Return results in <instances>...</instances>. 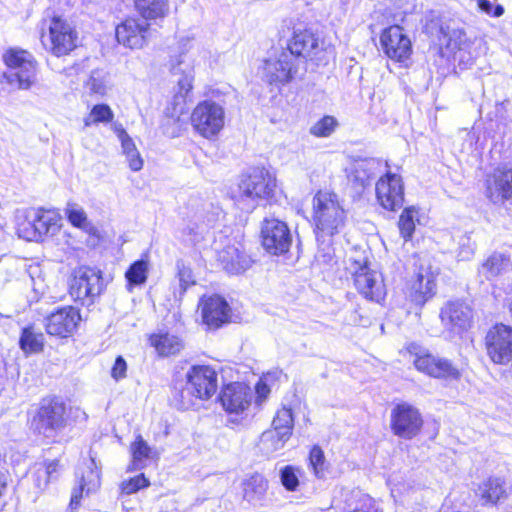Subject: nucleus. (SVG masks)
Masks as SVG:
<instances>
[{
	"instance_id": "obj_2",
	"label": "nucleus",
	"mask_w": 512,
	"mask_h": 512,
	"mask_svg": "<svg viewBox=\"0 0 512 512\" xmlns=\"http://www.w3.org/2000/svg\"><path fill=\"white\" fill-rule=\"evenodd\" d=\"M216 371L209 366H193L187 372L185 386L175 395L180 409H190L198 400H208L217 391Z\"/></svg>"
},
{
	"instance_id": "obj_19",
	"label": "nucleus",
	"mask_w": 512,
	"mask_h": 512,
	"mask_svg": "<svg viewBox=\"0 0 512 512\" xmlns=\"http://www.w3.org/2000/svg\"><path fill=\"white\" fill-rule=\"evenodd\" d=\"M323 42L320 41L310 30L294 31L293 37L288 43L287 52H291L302 63L301 58H309L310 60H322L320 57L323 51Z\"/></svg>"
},
{
	"instance_id": "obj_38",
	"label": "nucleus",
	"mask_w": 512,
	"mask_h": 512,
	"mask_svg": "<svg viewBox=\"0 0 512 512\" xmlns=\"http://www.w3.org/2000/svg\"><path fill=\"white\" fill-rule=\"evenodd\" d=\"M438 40L441 45H445L450 51L460 49L464 41L465 34L459 29H451L447 24H439Z\"/></svg>"
},
{
	"instance_id": "obj_53",
	"label": "nucleus",
	"mask_w": 512,
	"mask_h": 512,
	"mask_svg": "<svg viewBox=\"0 0 512 512\" xmlns=\"http://www.w3.org/2000/svg\"><path fill=\"white\" fill-rule=\"evenodd\" d=\"M148 485L149 481L145 478L144 474H140L127 481H124L121 485V488L124 493L132 494L141 488L147 487Z\"/></svg>"
},
{
	"instance_id": "obj_37",
	"label": "nucleus",
	"mask_w": 512,
	"mask_h": 512,
	"mask_svg": "<svg viewBox=\"0 0 512 512\" xmlns=\"http://www.w3.org/2000/svg\"><path fill=\"white\" fill-rule=\"evenodd\" d=\"M19 344L25 353H39L43 350L44 335L35 331L33 327L24 328Z\"/></svg>"
},
{
	"instance_id": "obj_45",
	"label": "nucleus",
	"mask_w": 512,
	"mask_h": 512,
	"mask_svg": "<svg viewBox=\"0 0 512 512\" xmlns=\"http://www.w3.org/2000/svg\"><path fill=\"white\" fill-rule=\"evenodd\" d=\"M108 73L104 70L96 69L91 72L86 82V87L91 93L105 95L108 89Z\"/></svg>"
},
{
	"instance_id": "obj_11",
	"label": "nucleus",
	"mask_w": 512,
	"mask_h": 512,
	"mask_svg": "<svg viewBox=\"0 0 512 512\" xmlns=\"http://www.w3.org/2000/svg\"><path fill=\"white\" fill-rule=\"evenodd\" d=\"M439 317L446 330L460 334L471 326L473 309L462 300H450L441 307Z\"/></svg>"
},
{
	"instance_id": "obj_12",
	"label": "nucleus",
	"mask_w": 512,
	"mask_h": 512,
	"mask_svg": "<svg viewBox=\"0 0 512 512\" xmlns=\"http://www.w3.org/2000/svg\"><path fill=\"white\" fill-rule=\"evenodd\" d=\"M423 424L418 409L407 404H398L391 411V428L395 435L404 439L415 437Z\"/></svg>"
},
{
	"instance_id": "obj_33",
	"label": "nucleus",
	"mask_w": 512,
	"mask_h": 512,
	"mask_svg": "<svg viewBox=\"0 0 512 512\" xmlns=\"http://www.w3.org/2000/svg\"><path fill=\"white\" fill-rule=\"evenodd\" d=\"M150 343L162 357L178 354L184 347L179 337L168 333L151 336Z\"/></svg>"
},
{
	"instance_id": "obj_24",
	"label": "nucleus",
	"mask_w": 512,
	"mask_h": 512,
	"mask_svg": "<svg viewBox=\"0 0 512 512\" xmlns=\"http://www.w3.org/2000/svg\"><path fill=\"white\" fill-rule=\"evenodd\" d=\"M220 402L229 413L244 411L250 404L249 387L239 382L226 385L220 393Z\"/></svg>"
},
{
	"instance_id": "obj_57",
	"label": "nucleus",
	"mask_w": 512,
	"mask_h": 512,
	"mask_svg": "<svg viewBox=\"0 0 512 512\" xmlns=\"http://www.w3.org/2000/svg\"><path fill=\"white\" fill-rule=\"evenodd\" d=\"M184 113V107L183 105H180L177 102L173 103L172 108L166 109V117L168 118V121H172L173 123L179 122L181 115Z\"/></svg>"
},
{
	"instance_id": "obj_8",
	"label": "nucleus",
	"mask_w": 512,
	"mask_h": 512,
	"mask_svg": "<svg viewBox=\"0 0 512 512\" xmlns=\"http://www.w3.org/2000/svg\"><path fill=\"white\" fill-rule=\"evenodd\" d=\"M5 64L15 70L7 78L13 84L17 83L19 89H29L34 83L36 75V61L26 50L10 49L4 55Z\"/></svg>"
},
{
	"instance_id": "obj_25",
	"label": "nucleus",
	"mask_w": 512,
	"mask_h": 512,
	"mask_svg": "<svg viewBox=\"0 0 512 512\" xmlns=\"http://www.w3.org/2000/svg\"><path fill=\"white\" fill-rule=\"evenodd\" d=\"M486 195L493 203L512 199V169L496 170L486 180Z\"/></svg>"
},
{
	"instance_id": "obj_43",
	"label": "nucleus",
	"mask_w": 512,
	"mask_h": 512,
	"mask_svg": "<svg viewBox=\"0 0 512 512\" xmlns=\"http://www.w3.org/2000/svg\"><path fill=\"white\" fill-rule=\"evenodd\" d=\"M417 214L418 212L414 207H408L405 208L400 215L398 227L400 234L405 241H408L412 238V235L415 231V221Z\"/></svg>"
},
{
	"instance_id": "obj_32",
	"label": "nucleus",
	"mask_w": 512,
	"mask_h": 512,
	"mask_svg": "<svg viewBox=\"0 0 512 512\" xmlns=\"http://www.w3.org/2000/svg\"><path fill=\"white\" fill-rule=\"evenodd\" d=\"M114 131L121 142L123 154H125L131 170H141L143 167V159L141 158L132 138L121 125H115Z\"/></svg>"
},
{
	"instance_id": "obj_18",
	"label": "nucleus",
	"mask_w": 512,
	"mask_h": 512,
	"mask_svg": "<svg viewBox=\"0 0 512 512\" xmlns=\"http://www.w3.org/2000/svg\"><path fill=\"white\" fill-rule=\"evenodd\" d=\"M84 467L80 468L81 477L79 486L72 490L69 509L74 512L80 505L83 495H89L97 491L100 487V471L96 464L95 457L90 455L88 460L83 463Z\"/></svg>"
},
{
	"instance_id": "obj_46",
	"label": "nucleus",
	"mask_w": 512,
	"mask_h": 512,
	"mask_svg": "<svg viewBox=\"0 0 512 512\" xmlns=\"http://www.w3.org/2000/svg\"><path fill=\"white\" fill-rule=\"evenodd\" d=\"M65 214L69 222L78 228L87 229L89 221L84 209L77 203H67L65 208Z\"/></svg>"
},
{
	"instance_id": "obj_54",
	"label": "nucleus",
	"mask_w": 512,
	"mask_h": 512,
	"mask_svg": "<svg viewBox=\"0 0 512 512\" xmlns=\"http://www.w3.org/2000/svg\"><path fill=\"white\" fill-rule=\"evenodd\" d=\"M478 8L493 17H500L504 14V8L502 5H494L490 0H476Z\"/></svg>"
},
{
	"instance_id": "obj_21",
	"label": "nucleus",
	"mask_w": 512,
	"mask_h": 512,
	"mask_svg": "<svg viewBox=\"0 0 512 512\" xmlns=\"http://www.w3.org/2000/svg\"><path fill=\"white\" fill-rule=\"evenodd\" d=\"M381 44L386 55L396 61H405L411 54V41L400 26H391L381 35Z\"/></svg>"
},
{
	"instance_id": "obj_61",
	"label": "nucleus",
	"mask_w": 512,
	"mask_h": 512,
	"mask_svg": "<svg viewBox=\"0 0 512 512\" xmlns=\"http://www.w3.org/2000/svg\"><path fill=\"white\" fill-rule=\"evenodd\" d=\"M433 24H434V21H431V25L428 26V29H432Z\"/></svg>"
},
{
	"instance_id": "obj_48",
	"label": "nucleus",
	"mask_w": 512,
	"mask_h": 512,
	"mask_svg": "<svg viewBox=\"0 0 512 512\" xmlns=\"http://www.w3.org/2000/svg\"><path fill=\"white\" fill-rule=\"evenodd\" d=\"M156 450H133L132 461L129 470L136 471L147 467L154 461Z\"/></svg>"
},
{
	"instance_id": "obj_13",
	"label": "nucleus",
	"mask_w": 512,
	"mask_h": 512,
	"mask_svg": "<svg viewBox=\"0 0 512 512\" xmlns=\"http://www.w3.org/2000/svg\"><path fill=\"white\" fill-rule=\"evenodd\" d=\"M486 349L494 363L510 362L512 360V328L499 324L490 329L486 335Z\"/></svg>"
},
{
	"instance_id": "obj_15",
	"label": "nucleus",
	"mask_w": 512,
	"mask_h": 512,
	"mask_svg": "<svg viewBox=\"0 0 512 512\" xmlns=\"http://www.w3.org/2000/svg\"><path fill=\"white\" fill-rule=\"evenodd\" d=\"M416 369L434 378L457 380L459 369L448 359L431 353L417 354L413 361Z\"/></svg>"
},
{
	"instance_id": "obj_60",
	"label": "nucleus",
	"mask_w": 512,
	"mask_h": 512,
	"mask_svg": "<svg viewBox=\"0 0 512 512\" xmlns=\"http://www.w3.org/2000/svg\"><path fill=\"white\" fill-rule=\"evenodd\" d=\"M353 512H368V511H364L362 509H355Z\"/></svg>"
},
{
	"instance_id": "obj_40",
	"label": "nucleus",
	"mask_w": 512,
	"mask_h": 512,
	"mask_svg": "<svg viewBox=\"0 0 512 512\" xmlns=\"http://www.w3.org/2000/svg\"><path fill=\"white\" fill-rule=\"evenodd\" d=\"M482 500L486 503H496L505 494V488L500 479H489L479 488Z\"/></svg>"
},
{
	"instance_id": "obj_7",
	"label": "nucleus",
	"mask_w": 512,
	"mask_h": 512,
	"mask_svg": "<svg viewBox=\"0 0 512 512\" xmlns=\"http://www.w3.org/2000/svg\"><path fill=\"white\" fill-rule=\"evenodd\" d=\"M224 118L223 107L213 101L206 100L194 108L191 123L201 136L212 138L222 130Z\"/></svg>"
},
{
	"instance_id": "obj_52",
	"label": "nucleus",
	"mask_w": 512,
	"mask_h": 512,
	"mask_svg": "<svg viewBox=\"0 0 512 512\" xmlns=\"http://www.w3.org/2000/svg\"><path fill=\"white\" fill-rule=\"evenodd\" d=\"M177 276L179 279V284L182 289V292H185L186 289L195 283L192 270L185 266L182 261H177Z\"/></svg>"
},
{
	"instance_id": "obj_10",
	"label": "nucleus",
	"mask_w": 512,
	"mask_h": 512,
	"mask_svg": "<svg viewBox=\"0 0 512 512\" xmlns=\"http://www.w3.org/2000/svg\"><path fill=\"white\" fill-rule=\"evenodd\" d=\"M262 245L273 255L288 252L292 237L286 223L278 219H265L261 229Z\"/></svg>"
},
{
	"instance_id": "obj_47",
	"label": "nucleus",
	"mask_w": 512,
	"mask_h": 512,
	"mask_svg": "<svg viewBox=\"0 0 512 512\" xmlns=\"http://www.w3.org/2000/svg\"><path fill=\"white\" fill-rule=\"evenodd\" d=\"M337 125L338 122L333 116H324L311 126L310 133L316 137H328L334 132Z\"/></svg>"
},
{
	"instance_id": "obj_34",
	"label": "nucleus",
	"mask_w": 512,
	"mask_h": 512,
	"mask_svg": "<svg viewBox=\"0 0 512 512\" xmlns=\"http://www.w3.org/2000/svg\"><path fill=\"white\" fill-rule=\"evenodd\" d=\"M172 73L175 76H180L177 80L179 86L180 97L184 96L192 89V82L194 78L193 67L188 61L186 55H181L175 65L172 66Z\"/></svg>"
},
{
	"instance_id": "obj_56",
	"label": "nucleus",
	"mask_w": 512,
	"mask_h": 512,
	"mask_svg": "<svg viewBox=\"0 0 512 512\" xmlns=\"http://www.w3.org/2000/svg\"><path fill=\"white\" fill-rule=\"evenodd\" d=\"M127 363L122 356L115 359L114 365L111 369V377L116 381L126 377Z\"/></svg>"
},
{
	"instance_id": "obj_3",
	"label": "nucleus",
	"mask_w": 512,
	"mask_h": 512,
	"mask_svg": "<svg viewBox=\"0 0 512 512\" xmlns=\"http://www.w3.org/2000/svg\"><path fill=\"white\" fill-rule=\"evenodd\" d=\"M276 188V178L265 168H253L243 175L239 185L236 201L243 210H253L259 200L271 197Z\"/></svg>"
},
{
	"instance_id": "obj_51",
	"label": "nucleus",
	"mask_w": 512,
	"mask_h": 512,
	"mask_svg": "<svg viewBox=\"0 0 512 512\" xmlns=\"http://www.w3.org/2000/svg\"><path fill=\"white\" fill-rule=\"evenodd\" d=\"M310 466L318 478H323L327 469L323 450H310Z\"/></svg>"
},
{
	"instance_id": "obj_59",
	"label": "nucleus",
	"mask_w": 512,
	"mask_h": 512,
	"mask_svg": "<svg viewBox=\"0 0 512 512\" xmlns=\"http://www.w3.org/2000/svg\"><path fill=\"white\" fill-rule=\"evenodd\" d=\"M134 448H139V449H142V448H148L146 445H145V442L141 439L137 446H135Z\"/></svg>"
},
{
	"instance_id": "obj_41",
	"label": "nucleus",
	"mask_w": 512,
	"mask_h": 512,
	"mask_svg": "<svg viewBox=\"0 0 512 512\" xmlns=\"http://www.w3.org/2000/svg\"><path fill=\"white\" fill-rule=\"evenodd\" d=\"M149 270L148 260L140 259L130 265L125 277L131 286L142 285L147 280Z\"/></svg>"
},
{
	"instance_id": "obj_39",
	"label": "nucleus",
	"mask_w": 512,
	"mask_h": 512,
	"mask_svg": "<svg viewBox=\"0 0 512 512\" xmlns=\"http://www.w3.org/2000/svg\"><path fill=\"white\" fill-rule=\"evenodd\" d=\"M378 162L375 159H364L356 162L354 168V178L362 187L369 184L374 177Z\"/></svg>"
},
{
	"instance_id": "obj_27",
	"label": "nucleus",
	"mask_w": 512,
	"mask_h": 512,
	"mask_svg": "<svg viewBox=\"0 0 512 512\" xmlns=\"http://www.w3.org/2000/svg\"><path fill=\"white\" fill-rule=\"evenodd\" d=\"M31 216L36 221L39 241L45 236L55 235L61 227V216L56 210L44 208H31Z\"/></svg>"
},
{
	"instance_id": "obj_26",
	"label": "nucleus",
	"mask_w": 512,
	"mask_h": 512,
	"mask_svg": "<svg viewBox=\"0 0 512 512\" xmlns=\"http://www.w3.org/2000/svg\"><path fill=\"white\" fill-rule=\"evenodd\" d=\"M218 261L230 274H240L252 264V259L238 246L228 245L218 253Z\"/></svg>"
},
{
	"instance_id": "obj_6",
	"label": "nucleus",
	"mask_w": 512,
	"mask_h": 512,
	"mask_svg": "<svg viewBox=\"0 0 512 512\" xmlns=\"http://www.w3.org/2000/svg\"><path fill=\"white\" fill-rule=\"evenodd\" d=\"M66 425L65 405L58 399H44L32 420L34 430L45 438L53 439Z\"/></svg>"
},
{
	"instance_id": "obj_5",
	"label": "nucleus",
	"mask_w": 512,
	"mask_h": 512,
	"mask_svg": "<svg viewBox=\"0 0 512 512\" xmlns=\"http://www.w3.org/2000/svg\"><path fill=\"white\" fill-rule=\"evenodd\" d=\"M102 289L101 271L87 266L75 269L69 281L70 296L82 305L92 304Z\"/></svg>"
},
{
	"instance_id": "obj_31",
	"label": "nucleus",
	"mask_w": 512,
	"mask_h": 512,
	"mask_svg": "<svg viewBox=\"0 0 512 512\" xmlns=\"http://www.w3.org/2000/svg\"><path fill=\"white\" fill-rule=\"evenodd\" d=\"M241 486L243 499L254 503L263 498L268 488V482L263 475L253 473L243 479Z\"/></svg>"
},
{
	"instance_id": "obj_22",
	"label": "nucleus",
	"mask_w": 512,
	"mask_h": 512,
	"mask_svg": "<svg viewBox=\"0 0 512 512\" xmlns=\"http://www.w3.org/2000/svg\"><path fill=\"white\" fill-rule=\"evenodd\" d=\"M199 306L203 322L210 329H217L230 320L231 309L226 300L218 295L202 299Z\"/></svg>"
},
{
	"instance_id": "obj_30",
	"label": "nucleus",
	"mask_w": 512,
	"mask_h": 512,
	"mask_svg": "<svg viewBox=\"0 0 512 512\" xmlns=\"http://www.w3.org/2000/svg\"><path fill=\"white\" fill-rule=\"evenodd\" d=\"M141 18L147 22L163 19L169 12L168 0H131Z\"/></svg>"
},
{
	"instance_id": "obj_16",
	"label": "nucleus",
	"mask_w": 512,
	"mask_h": 512,
	"mask_svg": "<svg viewBox=\"0 0 512 512\" xmlns=\"http://www.w3.org/2000/svg\"><path fill=\"white\" fill-rule=\"evenodd\" d=\"M376 196L382 207L394 211L403 206L404 187L402 179L396 174L388 173L376 183Z\"/></svg>"
},
{
	"instance_id": "obj_55",
	"label": "nucleus",
	"mask_w": 512,
	"mask_h": 512,
	"mask_svg": "<svg viewBox=\"0 0 512 512\" xmlns=\"http://www.w3.org/2000/svg\"><path fill=\"white\" fill-rule=\"evenodd\" d=\"M182 234L186 237V241L196 244L203 238V228L196 224H188L183 228Z\"/></svg>"
},
{
	"instance_id": "obj_17",
	"label": "nucleus",
	"mask_w": 512,
	"mask_h": 512,
	"mask_svg": "<svg viewBox=\"0 0 512 512\" xmlns=\"http://www.w3.org/2000/svg\"><path fill=\"white\" fill-rule=\"evenodd\" d=\"M80 320L77 309L72 306L62 307L46 317V331L50 335L67 338L74 333Z\"/></svg>"
},
{
	"instance_id": "obj_44",
	"label": "nucleus",
	"mask_w": 512,
	"mask_h": 512,
	"mask_svg": "<svg viewBox=\"0 0 512 512\" xmlns=\"http://www.w3.org/2000/svg\"><path fill=\"white\" fill-rule=\"evenodd\" d=\"M114 114L111 108L106 104L95 105L89 115L84 118V126L89 127L92 124L108 123L113 120Z\"/></svg>"
},
{
	"instance_id": "obj_20",
	"label": "nucleus",
	"mask_w": 512,
	"mask_h": 512,
	"mask_svg": "<svg viewBox=\"0 0 512 512\" xmlns=\"http://www.w3.org/2000/svg\"><path fill=\"white\" fill-rule=\"evenodd\" d=\"M76 32L59 18H53L49 27L50 51L57 57L69 54L76 47Z\"/></svg>"
},
{
	"instance_id": "obj_58",
	"label": "nucleus",
	"mask_w": 512,
	"mask_h": 512,
	"mask_svg": "<svg viewBox=\"0 0 512 512\" xmlns=\"http://www.w3.org/2000/svg\"><path fill=\"white\" fill-rule=\"evenodd\" d=\"M255 389L259 398H266L267 395L270 393V388L268 387V385L261 381L257 383Z\"/></svg>"
},
{
	"instance_id": "obj_42",
	"label": "nucleus",
	"mask_w": 512,
	"mask_h": 512,
	"mask_svg": "<svg viewBox=\"0 0 512 512\" xmlns=\"http://www.w3.org/2000/svg\"><path fill=\"white\" fill-rule=\"evenodd\" d=\"M17 234L20 238L27 241H39L36 221L33 219V216H31V208L25 212L24 219L18 221Z\"/></svg>"
},
{
	"instance_id": "obj_35",
	"label": "nucleus",
	"mask_w": 512,
	"mask_h": 512,
	"mask_svg": "<svg viewBox=\"0 0 512 512\" xmlns=\"http://www.w3.org/2000/svg\"><path fill=\"white\" fill-rule=\"evenodd\" d=\"M317 241L318 250L315 254V266L323 271H328L337 263L331 238H321Z\"/></svg>"
},
{
	"instance_id": "obj_29",
	"label": "nucleus",
	"mask_w": 512,
	"mask_h": 512,
	"mask_svg": "<svg viewBox=\"0 0 512 512\" xmlns=\"http://www.w3.org/2000/svg\"><path fill=\"white\" fill-rule=\"evenodd\" d=\"M512 268L510 255L502 252H494L480 266L479 274L490 280Z\"/></svg>"
},
{
	"instance_id": "obj_4",
	"label": "nucleus",
	"mask_w": 512,
	"mask_h": 512,
	"mask_svg": "<svg viewBox=\"0 0 512 512\" xmlns=\"http://www.w3.org/2000/svg\"><path fill=\"white\" fill-rule=\"evenodd\" d=\"M347 271L353 276L356 289L366 299L380 302L385 296V287L380 274L367 266L364 256H350L347 260Z\"/></svg>"
},
{
	"instance_id": "obj_36",
	"label": "nucleus",
	"mask_w": 512,
	"mask_h": 512,
	"mask_svg": "<svg viewBox=\"0 0 512 512\" xmlns=\"http://www.w3.org/2000/svg\"><path fill=\"white\" fill-rule=\"evenodd\" d=\"M43 470L37 471L36 486L39 489H45L49 481L55 480L59 477L64 465L61 463V459L45 460L43 462Z\"/></svg>"
},
{
	"instance_id": "obj_50",
	"label": "nucleus",
	"mask_w": 512,
	"mask_h": 512,
	"mask_svg": "<svg viewBox=\"0 0 512 512\" xmlns=\"http://www.w3.org/2000/svg\"><path fill=\"white\" fill-rule=\"evenodd\" d=\"M458 252L457 257L459 260H469L472 258L475 252V242L471 240L468 234H463L458 240Z\"/></svg>"
},
{
	"instance_id": "obj_28",
	"label": "nucleus",
	"mask_w": 512,
	"mask_h": 512,
	"mask_svg": "<svg viewBox=\"0 0 512 512\" xmlns=\"http://www.w3.org/2000/svg\"><path fill=\"white\" fill-rule=\"evenodd\" d=\"M435 290L434 274L428 269H421L412 284L410 296L417 305H424L435 294Z\"/></svg>"
},
{
	"instance_id": "obj_1",
	"label": "nucleus",
	"mask_w": 512,
	"mask_h": 512,
	"mask_svg": "<svg viewBox=\"0 0 512 512\" xmlns=\"http://www.w3.org/2000/svg\"><path fill=\"white\" fill-rule=\"evenodd\" d=\"M346 211L334 192L319 191L313 198V221L316 238H332L340 233L346 223Z\"/></svg>"
},
{
	"instance_id": "obj_14",
	"label": "nucleus",
	"mask_w": 512,
	"mask_h": 512,
	"mask_svg": "<svg viewBox=\"0 0 512 512\" xmlns=\"http://www.w3.org/2000/svg\"><path fill=\"white\" fill-rule=\"evenodd\" d=\"M299 64L294 54L283 50L277 58L265 62V78L270 84H286L297 74Z\"/></svg>"
},
{
	"instance_id": "obj_23",
	"label": "nucleus",
	"mask_w": 512,
	"mask_h": 512,
	"mask_svg": "<svg viewBox=\"0 0 512 512\" xmlns=\"http://www.w3.org/2000/svg\"><path fill=\"white\" fill-rule=\"evenodd\" d=\"M293 425L291 409L284 407L278 410L272 422L273 428L262 433L261 442L264 445H284L292 434Z\"/></svg>"
},
{
	"instance_id": "obj_49",
	"label": "nucleus",
	"mask_w": 512,
	"mask_h": 512,
	"mask_svg": "<svg viewBox=\"0 0 512 512\" xmlns=\"http://www.w3.org/2000/svg\"><path fill=\"white\" fill-rule=\"evenodd\" d=\"M299 470L291 465H286L280 470L282 485L289 491H295L299 486Z\"/></svg>"
},
{
	"instance_id": "obj_62",
	"label": "nucleus",
	"mask_w": 512,
	"mask_h": 512,
	"mask_svg": "<svg viewBox=\"0 0 512 512\" xmlns=\"http://www.w3.org/2000/svg\"><path fill=\"white\" fill-rule=\"evenodd\" d=\"M42 42H43L44 45H47L46 39L44 37H43Z\"/></svg>"
},
{
	"instance_id": "obj_9",
	"label": "nucleus",
	"mask_w": 512,
	"mask_h": 512,
	"mask_svg": "<svg viewBox=\"0 0 512 512\" xmlns=\"http://www.w3.org/2000/svg\"><path fill=\"white\" fill-rule=\"evenodd\" d=\"M152 35L151 24L139 17H127L116 27L118 43L130 49H143Z\"/></svg>"
}]
</instances>
